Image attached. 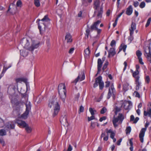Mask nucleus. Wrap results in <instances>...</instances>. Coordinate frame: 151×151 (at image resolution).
<instances>
[{
    "label": "nucleus",
    "instance_id": "2f4dec72",
    "mask_svg": "<svg viewBox=\"0 0 151 151\" xmlns=\"http://www.w3.org/2000/svg\"><path fill=\"white\" fill-rule=\"evenodd\" d=\"M112 91V93L113 95L114 98L115 97V90L113 84H112L110 87Z\"/></svg>",
    "mask_w": 151,
    "mask_h": 151
},
{
    "label": "nucleus",
    "instance_id": "f257e3e1",
    "mask_svg": "<svg viewBox=\"0 0 151 151\" xmlns=\"http://www.w3.org/2000/svg\"><path fill=\"white\" fill-rule=\"evenodd\" d=\"M31 39L29 38H24L20 41V44L24 48L27 49V50L33 52L35 49L37 48L39 46V42H36L35 41H32V44L30 47H29L30 42L29 41Z\"/></svg>",
    "mask_w": 151,
    "mask_h": 151
},
{
    "label": "nucleus",
    "instance_id": "bb28decb",
    "mask_svg": "<svg viewBox=\"0 0 151 151\" xmlns=\"http://www.w3.org/2000/svg\"><path fill=\"white\" fill-rule=\"evenodd\" d=\"M20 54L23 57H26L28 55V52L26 50H20Z\"/></svg>",
    "mask_w": 151,
    "mask_h": 151
},
{
    "label": "nucleus",
    "instance_id": "7c9ffc66",
    "mask_svg": "<svg viewBox=\"0 0 151 151\" xmlns=\"http://www.w3.org/2000/svg\"><path fill=\"white\" fill-rule=\"evenodd\" d=\"M6 129H2L0 130V136H4L6 134Z\"/></svg>",
    "mask_w": 151,
    "mask_h": 151
},
{
    "label": "nucleus",
    "instance_id": "6e6d98bb",
    "mask_svg": "<svg viewBox=\"0 0 151 151\" xmlns=\"http://www.w3.org/2000/svg\"><path fill=\"white\" fill-rule=\"evenodd\" d=\"M11 66V65H10L9 66L8 68H5L4 66V68L3 70L2 71V73H4L5 71H6V70L9 68Z\"/></svg>",
    "mask_w": 151,
    "mask_h": 151
},
{
    "label": "nucleus",
    "instance_id": "680f3d73",
    "mask_svg": "<svg viewBox=\"0 0 151 151\" xmlns=\"http://www.w3.org/2000/svg\"><path fill=\"white\" fill-rule=\"evenodd\" d=\"M119 121V119L117 117L115 118H114V119L112 121V122H114L115 123H117Z\"/></svg>",
    "mask_w": 151,
    "mask_h": 151
},
{
    "label": "nucleus",
    "instance_id": "ea45409f",
    "mask_svg": "<svg viewBox=\"0 0 151 151\" xmlns=\"http://www.w3.org/2000/svg\"><path fill=\"white\" fill-rule=\"evenodd\" d=\"M107 111V109L105 107H103L101 109L100 113L102 114L105 113Z\"/></svg>",
    "mask_w": 151,
    "mask_h": 151
},
{
    "label": "nucleus",
    "instance_id": "864d4df0",
    "mask_svg": "<svg viewBox=\"0 0 151 151\" xmlns=\"http://www.w3.org/2000/svg\"><path fill=\"white\" fill-rule=\"evenodd\" d=\"M139 3L137 1H134L133 5L135 7H136L139 5Z\"/></svg>",
    "mask_w": 151,
    "mask_h": 151
},
{
    "label": "nucleus",
    "instance_id": "0eeeda50",
    "mask_svg": "<svg viewBox=\"0 0 151 151\" xmlns=\"http://www.w3.org/2000/svg\"><path fill=\"white\" fill-rule=\"evenodd\" d=\"M18 88V84L16 83L12 84L10 85L8 88L7 93L9 95L10 99H12L13 96L15 93V89Z\"/></svg>",
    "mask_w": 151,
    "mask_h": 151
},
{
    "label": "nucleus",
    "instance_id": "e2e57ef3",
    "mask_svg": "<svg viewBox=\"0 0 151 151\" xmlns=\"http://www.w3.org/2000/svg\"><path fill=\"white\" fill-rule=\"evenodd\" d=\"M118 19H116L114 22L113 24V26L114 27L116 25Z\"/></svg>",
    "mask_w": 151,
    "mask_h": 151
},
{
    "label": "nucleus",
    "instance_id": "9b49d317",
    "mask_svg": "<svg viewBox=\"0 0 151 151\" xmlns=\"http://www.w3.org/2000/svg\"><path fill=\"white\" fill-rule=\"evenodd\" d=\"M102 78L101 76H99L95 79V83L93 84V87L95 88L98 86V83L99 84V89L102 90L104 86V83L102 81Z\"/></svg>",
    "mask_w": 151,
    "mask_h": 151
},
{
    "label": "nucleus",
    "instance_id": "a19ab883",
    "mask_svg": "<svg viewBox=\"0 0 151 151\" xmlns=\"http://www.w3.org/2000/svg\"><path fill=\"white\" fill-rule=\"evenodd\" d=\"M131 127H130L129 126L127 127L126 129V134H127L129 133L131 131Z\"/></svg>",
    "mask_w": 151,
    "mask_h": 151
},
{
    "label": "nucleus",
    "instance_id": "5fc2aeb1",
    "mask_svg": "<svg viewBox=\"0 0 151 151\" xmlns=\"http://www.w3.org/2000/svg\"><path fill=\"white\" fill-rule=\"evenodd\" d=\"M0 143L3 146H4L5 144V142L2 137H0Z\"/></svg>",
    "mask_w": 151,
    "mask_h": 151
},
{
    "label": "nucleus",
    "instance_id": "3c124183",
    "mask_svg": "<svg viewBox=\"0 0 151 151\" xmlns=\"http://www.w3.org/2000/svg\"><path fill=\"white\" fill-rule=\"evenodd\" d=\"M124 10H123L122 11V12L117 15L116 19H118L121 16L122 14L124 13Z\"/></svg>",
    "mask_w": 151,
    "mask_h": 151
},
{
    "label": "nucleus",
    "instance_id": "423d86ee",
    "mask_svg": "<svg viewBox=\"0 0 151 151\" xmlns=\"http://www.w3.org/2000/svg\"><path fill=\"white\" fill-rule=\"evenodd\" d=\"M101 22L100 20L97 21L91 25L90 28L88 25H87V28L86 30L85 34L86 38H88L91 31H92L93 30H96V29H97V27Z\"/></svg>",
    "mask_w": 151,
    "mask_h": 151
},
{
    "label": "nucleus",
    "instance_id": "c9c22d12",
    "mask_svg": "<svg viewBox=\"0 0 151 151\" xmlns=\"http://www.w3.org/2000/svg\"><path fill=\"white\" fill-rule=\"evenodd\" d=\"M34 4L35 5V6L37 7H38L40 6V3L39 0H35Z\"/></svg>",
    "mask_w": 151,
    "mask_h": 151
},
{
    "label": "nucleus",
    "instance_id": "052dcab7",
    "mask_svg": "<svg viewBox=\"0 0 151 151\" xmlns=\"http://www.w3.org/2000/svg\"><path fill=\"white\" fill-rule=\"evenodd\" d=\"M106 117L105 116H103L100 118L99 119V121L100 122H102L103 120H105L106 119Z\"/></svg>",
    "mask_w": 151,
    "mask_h": 151
},
{
    "label": "nucleus",
    "instance_id": "4be33fe9",
    "mask_svg": "<svg viewBox=\"0 0 151 151\" xmlns=\"http://www.w3.org/2000/svg\"><path fill=\"white\" fill-rule=\"evenodd\" d=\"M133 12V9L132 5H130L127 9L126 12V14L129 16L131 15Z\"/></svg>",
    "mask_w": 151,
    "mask_h": 151
},
{
    "label": "nucleus",
    "instance_id": "6e6552de",
    "mask_svg": "<svg viewBox=\"0 0 151 151\" xmlns=\"http://www.w3.org/2000/svg\"><path fill=\"white\" fill-rule=\"evenodd\" d=\"M131 71L132 73V76L135 78V84H136L135 89L136 91L139 90L141 83L139 81L140 77L139 75V71L135 70L134 72L132 70Z\"/></svg>",
    "mask_w": 151,
    "mask_h": 151
},
{
    "label": "nucleus",
    "instance_id": "cd10ccee",
    "mask_svg": "<svg viewBox=\"0 0 151 151\" xmlns=\"http://www.w3.org/2000/svg\"><path fill=\"white\" fill-rule=\"evenodd\" d=\"M27 79L24 78H19L16 79V83L17 84L18 83H21L22 81L25 82H27Z\"/></svg>",
    "mask_w": 151,
    "mask_h": 151
},
{
    "label": "nucleus",
    "instance_id": "4d7b16f0",
    "mask_svg": "<svg viewBox=\"0 0 151 151\" xmlns=\"http://www.w3.org/2000/svg\"><path fill=\"white\" fill-rule=\"evenodd\" d=\"M138 58L139 59V63L142 65H143L144 64V63L142 61V59L141 57Z\"/></svg>",
    "mask_w": 151,
    "mask_h": 151
},
{
    "label": "nucleus",
    "instance_id": "9d476101",
    "mask_svg": "<svg viewBox=\"0 0 151 151\" xmlns=\"http://www.w3.org/2000/svg\"><path fill=\"white\" fill-rule=\"evenodd\" d=\"M105 132L107 133V135L106 136L105 133H102L101 136V138L104 137L103 140L104 141H107L108 140L109 138L108 134L109 133H111L110 137L111 139H113L114 138L115 133L111 129L108 130V129H106L105 130Z\"/></svg>",
    "mask_w": 151,
    "mask_h": 151
},
{
    "label": "nucleus",
    "instance_id": "58836bf2",
    "mask_svg": "<svg viewBox=\"0 0 151 151\" xmlns=\"http://www.w3.org/2000/svg\"><path fill=\"white\" fill-rule=\"evenodd\" d=\"M151 21V17L149 18L147 21V23L145 25V27H148L150 25Z\"/></svg>",
    "mask_w": 151,
    "mask_h": 151
},
{
    "label": "nucleus",
    "instance_id": "a18cd8bd",
    "mask_svg": "<svg viewBox=\"0 0 151 151\" xmlns=\"http://www.w3.org/2000/svg\"><path fill=\"white\" fill-rule=\"evenodd\" d=\"M96 126V122H91L90 126V128L91 129H94Z\"/></svg>",
    "mask_w": 151,
    "mask_h": 151
},
{
    "label": "nucleus",
    "instance_id": "f3484780",
    "mask_svg": "<svg viewBox=\"0 0 151 151\" xmlns=\"http://www.w3.org/2000/svg\"><path fill=\"white\" fill-rule=\"evenodd\" d=\"M136 24L133 22H132L131 28L129 29L130 31V34L133 35L134 33V31L136 29Z\"/></svg>",
    "mask_w": 151,
    "mask_h": 151
},
{
    "label": "nucleus",
    "instance_id": "4468645a",
    "mask_svg": "<svg viewBox=\"0 0 151 151\" xmlns=\"http://www.w3.org/2000/svg\"><path fill=\"white\" fill-rule=\"evenodd\" d=\"M15 125L13 122H9L6 123L5 125V129L6 131H10L14 129Z\"/></svg>",
    "mask_w": 151,
    "mask_h": 151
},
{
    "label": "nucleus",
    "instance_id": "c756f323",
    "mask_svg": "<svg viewBox=\"0 0 151 151\" xmlns=\"http://www.w3.org/2000/svg\"><path fill=\"white\" fill-rule=\"evenodd\" d=\"M26 127L24 128H25V129L26 132L28 133H30L32 131V129L31 127H29L28 124H27Z\"/></svg>",
    "mask_w": 151,
    "mask_h": 151
},
{
    "label": "nucleus",
    "instance_id": "a211bd4d",
    "mask_svg": "<svg viewBox=\"0 0 151 151\" xmlns=\"http://www.w3.org/2000/svg\"><path fill=\"white\" fill-rule=\"evenodd\" d=\"M12 7L11 9L10 8V7L9 6V9L7 11V12H8L10 10V12L12 14H14L17 11V8L16 6L14 5H12Z\"/></svg>",
    "mask_w": 151,
    "mask_h": 151
},
{
    "label": "nucleus",
    "instance_id": "49530a36",
    "mask_svg": "<svg viewBox=\"0 0 151 151\" xmlns=\"http://www.w3.org/2000/svg\"><path fill=\"white\" fill-rule=\"evenodd\" d=\"M134 95L135 96V97L138 98H140V94L137 91H135L133 93Z\"/></svg>",
    "mask_w": 151,
    "mask_h": 151
},
{
    "label": "nucleus",
    "instance_id": "f8f14e48",
    "mask_svg": "<svg viewBox=\"0 0 151 151\" xmlns=\"http://www.w3.org/2000/svg\"><path fill=\"white\" fill-rule=\"evenodd\" d=\"M25 104L26 107L25 111L21 115L22 118L24 119L27 118L31 108V103L29 101L27 102Z\"/></svg>",
    "mask_w": 151,
    "mask_h": 151
},
{
    "label": "nucleus",
    "instance_id": "a878e982",
    "mask_svg": "<svg viewBox=\"0 0 151 151\" xmlns=\"http://www.w3.org/2000/svg\"><path fill=\"white\" fill-rule=\"evenodd\" d=\"M65 40H67V42L68 43L72 42V37L69 33L67 34L65 36Z\"/></svg>",
    "mask_w": 151,
    "mask_h": 151
},
{
    "label": "nucleus",
    "instance_id": "37998d69",
    "mask_svg": "<svg viewBox=\"0 0 151 151\" xmlns=\"http://www.w3.org/2000/svg\"><path fill=\"white\" fill-rule=\"evenodd\" d=\"M4 125V121L0 118V128L2 127Z\"/></svg>",
    "mask_w": 151,
    "mask_h": 151
},
{
    "label": "nucleus",
    "instance_id": "5701e85b",
    "mask_svg": "<svg viewBox=\"0 0 151 151\" xmlns=\"http://www.w3.org/2000/svg\"><path fill=\"white\" fill-rule=\"evenodd\" d=\"M127 47V45H125L124 43H122L120 46L118 53H119L122 50H123V51L125 52Z\"/></svg>",
    "mask_w": 151,
    "mask_h": 151
},
{
    "label": "nucleus",
    "instance_id": "de8ad7c7",
    "mask_svg": "<svg viewBox=\"0 0 151 151\" xmlns=\"http://www.w3.org/2000/svg\"><path fill=\"white\" fill-rule=\"evenodd\" d=\"M111 93L110 88H109L108 93L107 96V99H109L110 98V97H111Z\"/></svg>",
    "mask_w": 151,
    "mask_h": 151
},
{
    "label": "nucleus",
    "instance_id": "338daca9",
    "mask_svg": "<svg viewBox=\"0 0 151 151\" xmlns=\"http://www.w3.org/2000/svg\"><path fill=\"white\" fill-rule=\"evenodd\" d=\"M106 85L105 87L106 88L108 87L109 86L110 82L109 81H106L105 82Z\"/></svg>",
    "mask_w": 151,
    "mask_h": 151
},
{
    "label": "nucleus",
    "instance_id": "6ab92c4d",
    "mask_svg": "<svg viewBox=\"0 0 151 151\" xmlns=\"http://www.w3.org/2000/svg\"><path fill=\"white\" fill-rule=\"evenodd\" d=\"M103 61H102L101 59L99 58L97 61V69L98 70V73L100 72L101 68L103 63Z\"/></svg>",
    "mask_w": 151,
    "mask_h": 151
},
{
    "label": "nucleus",
    "instance_id": "8fccbe9b",
    "mask_svg": "<svg viewBox=\"0 0 151 151\" xmlns=\"http://www.w3.org/2000/svg\"><path fill=\"white\" fill-rule=\"evenodd\" d=\"M116 44V41L114 40H113L111 42L110 45L111 47H113L114 45H115Z\"/></svg>",
    "mask_w": 151,
    "mask_h": 151
},
{
    "label": "nucleus",
    "instance_id": "774afa93",
    "mask_svg": "<svg viewBox=\"0 0 151 151\" xmlns=\"http://www.w3.org/2000/svg\"><path fill=\"white\" fill-rule=\"evenodd\" d=\"M74 50V48H71L70 49V50H69V51H68V53L69 54L72 53L73 52Z\"/></svg>",
    "mask_w": 151,
    "mask_h": 151
},
{
    "label": "nucleus",
    "instance_id": "09e8293b",
    "mask_svg": "<svg viewBox=\"0 0 151 151\" xmlns=\"http://www.w3.org/2000/svg\"><path fill=\"white\" fill-rule=\"evenodd\" d=\"M95 119V116L93 115H92L90 117H88V122H89L90 121Z\"/></svg>",
    "mask_w": 151,
    "mask_h": 151
},
{
    "label": "nucleus",
    "instance_id": "b1692460",
    "mask_svg": "<svg viewBox=\"0 0 151 151\" xmlns=\"http://www.w3.org/2000/svg\"><path fill=\"white\" fill-rule=\"evenodd\" d=\"M60 121L61 124L64 126L67 125L68 124L67 118L66 116L63 117L62 119L61 118Z\"/></svg>",
    "mask_w": 151,
    "mask_h": 151
},
{
    "label": "nucleus",
    "instance_id": "603ef678",
    "mask_svg": "<svg viewBox=\"0 0 151 151\" xmlns=\"http://www.w3.org/2000/svg\"><path fill=\"white\" fill-rule=\"evenodd\" d=\"M145 80L146 82L147 83H149L150 79L149 76H146L145 78Z\"/></svg>",
    "mask_w": 151,
    "mask_h": 151
},
{
    "label": "nucleus",
    "instance_id": "79ce46f5",
    "mask_svg": "<svg viewBox=\"0 0 151 151\" xmlns=\"http://www.w3.org/2000/svg\"><path fill=\"white\" fill-rule=\"evenodd\" d=\"M145 6V3L144 1H142L139 4V6L141 8H143Z\"/></svg>",
    "mask_w": 151,
    "mask_h": 151
},
{
    "label": "nucleus",
    "instance_id": "2eb2a0df",
    "mask_svg": "<svg viewBox=\"0 0 151 151\" xmlns=\"http://www.w3.org/2000/svg\"><path fill=\"white\" fill-rule=\"evenodd\" d=\"M85 78V75L83 72H81V73L79 74L77 78L73 81L72 83H75V84L79 81H81L84 80Z\"/></svg>",
    "mask_w": 151,
    "mask_h": 151
},
{
    "label": "nucleus",
    "instance_id": "f704fd0d",
    "mask_svg": "<svg viewBox=\"0 0 151 151\" xmlns=\"http://www.w3.org/2000/svg\"><path fill=\"white\" fill-rule=\"evenodd\" d=\"M109 64V62L107 60H106L105 62V63L104 65L102 68V70L103 71L106 69L107 68L108 65Z\"/></svg>",
    "mask_w": 151,
    "mask_h": 151
},
{
    "label": "nucleus",
    "instance_id": "bf43d9fd",
    "mask_svg": "<svg viewBox=\"0 0 151 151\" xmlns=\"http://www.w3.org/2000/svg\"><path fill=\"white\" fill-rule=\"evenodd\" d=\"M123 88L125 91H127L128 89V86L126 84L124 85L123 86Z\"/></svg>",
    "mask_w": 151,
    "mask_h": 151
},
{
    "label": "nucleus",
    "instance_id": "f03ea898",
    "mask_svg": "<svg viewBox=\"0 0 151 151\" xmlns=\"http://www.w3.org/2000/svg\"><path fill=\"white\" fill-rule=\"evenodd\" d=\"M56 97H52L50 101L48 104V106L51 108L52 106H54V111L52 114V116L54 117L58 114L60 110V105L59 101Z\"/></svg>",
    "mask_w": 151,
    "mask_h": 151
},
{
    "label": "nucleus",
    "instance_id": "0e129e2a",
    "mask_svg": "<svg viewBox=\"0 0 151 151\" xmlns=\"http://www.w3.org/2000/svg\"><path fill=\"white\" fill-rule=\"evenodd\" d=\"M72 150V147L70 145H69L67 151H71Z\"/></svg>",
    "mask_w": 151,
    "mask_h": 151
},
{
    "label": "nucleus",
    "instance_id": "1a4fd4ad",
    "mask_svg": "<svg viewBox=\"0 0 151 151\" xmlns=\"http://www.w3.org/2000/svg\"><path fill=\"white\" fill-rule=\"evenodd\" d=\"M150 43H149L147 46H144V54L147 60L151 63V49L150 47Z\"/></svg>",
    "mask_w": 151,
    "mask_h": 151
},
{
    "label": "nucleus",
    "instance_id": "13d9d810",
    "mask_svg": "<svg viewBox=\"0 0 151 151\" xmlns=\"http://www.w3.org/2000/svg\"><path fill=\"white\" fill-rule=\"evenodd\" d=\"M86 0H83L82 1V5L85 6H86L88 5V3L86 1Z\"/></svg>",
    "mask_w": 151,
    "mask_h": 151
},
{
    "label": "nucleus",
    "instance_id": "7ed1b4c3",
    "mask_svg": "<svg viewBox=\"0 0 151 151\" xmlns=\"http://www.w3.org/2000/svg\"><path fill=\"white\" fill-rule=\"evenodd\" d=\"M100 2L99 0H96L94 1L93 8L95 10L94 12L93 15V17H94L97 13L96 15L98 18L102 17V14L103 12V7L101 6L100 8H99L100 5Z\"/></svg>",
    "mask_w": 151,
    "mask_h": 151
},
{
    "label": "nucleus",
    "instance_id": "393cba45",
    "mask_svg": "<svg viewBox=\"0 0 151 151\" xmlns=\"http://www.w3.org/2000/svg\"><path fill=\"white\" fill-rule=\"evenodd\" d=\"M144 115L145 116L148 115L151 118V109L150 108L149 109H148L147 111H144Z\"/></svg>",
    "mask_w": 151,
    "mask_h": 151
},
{
    "label": "nucleus",
    "instance_id": "412c9836",
    "mask_svg": "<svg viewBox=\"0 0 151 151\" xmlns=\"http://www.w3.org/2000/svg\"><path fill=\"white\" fill-rule=\"evenodd\" d=\"M17 123L20 127H22L23 128L25 127L27 124L24 121L19 120L17 121Z\"/></svg>",
    "mask_w": 151,
    "mask_h": 151
},
{
    "label": "nucleus",
    "instance_id": "69168bd1",
    "mask_svg": "<svg viewBox=\"0 0 151 151\" xmlns=\"http://www.w3.org/2000/svg\"><path fill=\"white\" fill-rule=\"evenodd\" d=\"M83 111H84V107L82 106H81L80 107L79 111L81 112H82Z\"/></svg>",
    "mask_w": 151,
    "mask_h": 151
},
{
    "label": "nucleus",
    "instance_id": "dca6fc26",
    "mask_svg": "<svg viewBox=\"0 0 151 151\" xmlns=\"http://www.w3.org/2000/svg\"><path fill=\"white\" fill-rule=\"evenodd\" d=\"M124 107L125 110H129L131 108L132 104L131 101H124L123 103Z\"/></svg>",
    "mask_w": 151,
    "mask_h": 151
},
{
    "label": "nucleus",
    "instance_id": "ddd939ff",
    "mask_svg": "<svg viewBox=\"0 0 151 151\" xmlns=\"http://www.w3.org/2000/svg\"><path fill=\"white\" fill-rule=\"evenodd\" d=\"M150 123L149 122H147L145 125V128H142L140 132L139 137L140 142L142 143L143 142V138L145 135V132L146 130Z\"/></svg>",
    "mask_w": 151,
    "mask_h": 151
},
{
    "label": "nucleus",
    "instance_id": "72a5a7b5",
    "mask_svg": "<svg viewBox=\"0 0 151 151\" xmlns=\"http://www.w3.org/2000/svg\"><path fill=\"white\" fill-rule=\"evenodd\" d=\"M114 109L115 110L114 113L116 115L117 113L120 111L121 110L120 107H119L117 106H115Z\"/></svg>",
    "mask_w": 151,
    "mask_h": 151
},
{
    "label": "nucleus",
    "instance_id": "473e14b6",
    "mask_svg": "<svg viewBox=\"0 0 151 151\" xmlns=\"http://www.w3.org/2000/svg\"><path fill=\"white\" fill-rule=\"evenodd\" d=\"M84 52L85 53V57H88V56L90 52L89 47L87 48L85 50Z\"/></svg>",
    "mask_w": 151,
    "mask_h": 151
},
{
    "label": "nucleus",
    "instance_id": "c03bdc74",
    "mask_svg": "<svg viewBox=\"0 0 151 151\" xmlns=\"http://www.w3.org/2000/svg\"><path fill=\"white\" fill-rule=\"evenodd\" d=\"M17 6L21 7L22 5V2L20 0H18L16 3Z\"/></svg>",
    "mask_w": 151,
    "mask_h": 151
},
{
    "label": "nucleus",
    "instance_id": "c85d7f7f",
    "mask_svg": "<svg viewBox=\"0 0 151 151\" xmlns=\"http://www.w3.org/2000/svg\"><path fill=\"white\" fill-rule=\"evenodd\" d=\"M117 118L119 119V122L122 123L123 119H124V117L122 114L119 113Z\"/></svg>",
    "mask_w": 151,
    "mask_h": 151
},
{
    "label": "nucleus",
    "instance_id": "20e7f679",
    "mask_svg": "<svg viewBox=\"0 0 151 151\" xmlns=\"http://www.w3.org/2000/svg\"><path fill=\"white\" fill-rule=\"evenodd\" d=\"M58 90L60 98L63 102H65L66 97V87L65 83L60 84L58 87Z\"/></svg>",
    "mask_w": 151,
    "mask_h": 151
},
{
    "label": "nucleus",
    "instance_id": "e433bc0d",
    "mask_svg": "<svg viewBox=\"0 0 151 151\" xmlns=\"http://www.w3.org/2000/svg\"><path fill=\"white\" fill-rule=\"evenodd\" d=\"M136 55L138 58L140 57L142 55V53L140 50H137L136 52Z\"/></svg>",
    "mask_w": 151,
    "mask_h": 151
},
{
    "label": "nucleus",
    "instance_id": "aec40b11",
    "mask_svg": "<svg viewBox=\"0 0 151 151\" xmlns=\"http://www.w3.org/2000/svg\"><path fill=\"white\" fill-rule=\"evenodd\" d=\"M116 54L115 50L113 48H111L109 51L108 58H109L111 57H113Z\"/></svg>",
    "mask_w": 151,
    "mask_h": 151
},
{
    "label": "nucleus",
    "instance_id": "4c0bfd02",
    "mask_svg": "<svg viewBox=\"0 0 151 151\" xmlns=\"http://www.w3.org/2000/svg\"><path fill=\"white\" fill-rule=\"evenodd\" d=\"M89 111L91 115H93L95 114L94 112H96V110H93V109L91 108H89Z\"/></svg>",
    "mask_w": 151,
    "mask_h": 151
},
{
    "label": "nucleus",
    "instance_id": "39448f33",
    "mask_svg": "<svg viewBox=\"0 0 151 151\" xmlns=\"http://www.w3.org/2000/svg\"><path fill=\"white\" fill-rule=\"evenodd\" d=\"M50 21V19L48 17L47 15H45L44 18L41 20L40 19H38L37 21V22L38 23V28L40 30V33L41 34H42V31L41 28L43 27L45 30L46 28V25L45 23V22H49Z\"/></svg>",
    "mask_w": 151,
    "mask_h": 151
}]
</instances>
